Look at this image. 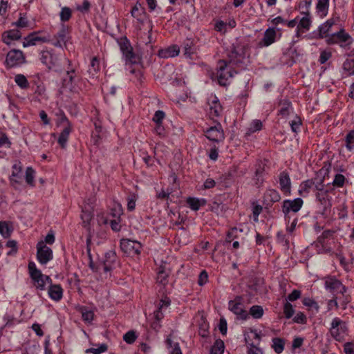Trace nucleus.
<instances>
[{"mask_svg": "<svg viewBox=\"0 0 354 354\" xmlns=\"http://www.w3.org/2000/svg\"><path fill=\"white\" fill-rule=\"evenodd\" d=\"M53 250L48 247L44 241H39L37 244V259L38 261L45 265L53 259Z\"/></svg>", "mask_w": 354, "mask_h": 354, "instance_id": "obj_8", "label": "nucleus"}, {"mask_svg": "<svg viewBox=\"0 0 354 354\" xmlns=\"http://www.w3.org/2000/svg\"><path fill=\"white\" fill-rule=\"evenodd\" d=\"M66 120L67 122V125L62 131L57 140L62 148L66 147L69 135L72 131L71 124L67 120Z\"/></svg>", "mask_w": 354, "mask_h": 354, "instance_id": "obj_24", "label": "nucleus"}, {"mask_svg": "<svg viewBox=\"0 0 354 354\" xmlns=\"http://www.w3.org/2000/svg\"><path fill=\"white\" fill-rule=\"evenodd\" d=\"M345 181V177L342 174H336L335 178L333 181V185L334 186L341 187L344 185Z\"/></svg>", "mask_w": 354, "mask_h": 354, "instance_id": "obj_50", "label": "nucleus"}, {"mask_svg": "<svg viewBox=\"0 0 354 354\" xmlns=\"http://www.w3.org/2000/svg\"><path fill=\"white\" fill-rule=\"evenodd\" d=\"M116 254L114 251L110 250L105 254L102 268L105 272H109L116 262Z\"/></svg>", "mask_w": 354, "mask_h": 354, "instance_id": "obj_18", "label": "nucleus"}, {"mask_svg": "<svg viewBox=\"0 0 354 354\" xmlns=\"http://www.w3.org/2000/svg\"><path fill=\"white\" fill-rule=\"evenodd\" d=\"M229 62L234 65H246L248 59L246 47L241 44H233L227 52Z\"/></svg>", "mask_w": 354, "mask_h": 354, "instance_id": "obj_1", "label": "nucleus"}, {"mask_svg": "<svg viewBox=\"0 0 354 354\" xmlns=\"http://www.w3.org/2000/svg\"><path fill=\"white\" fill-rule=\"evenodd\" d=\"M208 281V274L205 270H203L201 272L198 276V283L199 286H202L205 285Z\"/></svg>", "mask_w": 354, "mask_h": 354, "instance_id": "obj_56", "label": "nucleus"}, {"mask_svg": "<svg viewBox=\"0 0 354 354\" xmlns=\"http://www.w3.org/2000/svg\"><path fill=\"white\" fill-rule=\"evenodd\" d=\"M165 113L162 111H156L154 115H153V121L154 122H156V124H160L162 122V120L164 119L165 118Z\"/></svg>", "mask_w": 354, "mask_h": 354, "instance_id": "obj_59", "label": "nucleus"}, {"mask_svg": "<svg viewBox=\"0 0 354 354\" xmlns=\"http://www.w3.org/2000/svg\"><path fill=\"white\" fill-rule=\"evenodd\" d=\"M107 350V346L104 344L100 345V347L95 348H91L86 350L87 353H91L93 354H100L102 353L105 352Z\"/></svg>", "mask_w": 354, "mask_h": 354, "instance_id": "obj_55", "label": "nucleus"}, {"mask_svg": "<svg viewBox=\"0 0 354 354\" xmlns=\"http://www.w3.org/2000/svg\"><path fill=\"white\" fill-rule=\"evenodd\" d=\"M277 243L286 247V248H289V240L286 238V235L281 231L277 232Z\"/></svg>", "mask_w": 354, "mask_h": 354, "instance_id": "obj_45", "label": "nucleus"}, {"mask_svg": "<svg viewBox=\"0 0 354 354\" xmlns=\"http://www.w3.org/2000/svg\"><path fill=\"white\" fill-rule=\"evenodd\" d=\"M351 37L348 34L346 33L344 30L331 34L326 39L328 44H338L340 46H346L351 44Z\"/></svg>", "mask_w": 354, "mask_h": 354, "instance_id": "obj_12", "label": "nucleus"}, {"mask_svg": "<svg viewBox=\"0 0 354 354\" xmlns=\"http://www.w3.org/2000/svg\"><path fill=\"white\" fill-rule=\"evenodd\" d=\"M118 44L127 63L137 64L140 62V57L133 52V48L126 37L121 38Z\"/></svg>", "mask_w": 354, "mask_h": 354, "instance_id": "obj_3", "label": "nucleus"}, {"mask_svg": "<svg viewBox=\"0 0 354 354\" xmlns=\"http://www.w3.org/2000/svg\"><path fill=\"white\" fill-rule=\"evenodd\" d=\"M136 333L133 330H129L124 335L123 339L127 344H132L136 341Z\"/></svg>", "mask_w": 354, "mask_h": 354, "instance_id": "obj_48", "label": "nucleus"}, {"mask_svg": "<svg viewBox=\"0 0 354 354\" xmlns=\"http://www.w3.org/2000/svg\"><path fill=\"white\" fill-rule=\"evenodd\" d=\"M40 61L49 69L55 67L58 64V57L53 50H44L40 53Z\"/></svg>", "mask_w": 354, "mask_h": 354, "instance_id": "obj_14", "label": "nucleus"}, {"mask_svg": "<svg viewBox=\"0 0 354 354\" xmlns=\"http://www.w3.org/2000/svg\"><path fill=\"white\" fill-rule=\"evenodd\" d=\"M15 82L21 88H27L29 86L26 77L22 74L15 75Z\"/></svg>", "mask_w": 354, "mask_h": 354, "instance_id": "obj_37", "label": "nucleus"}, {"mask_svg": "<svg viewBox=\"0 0 354 354\" xmlns=\"http://www.w3.org/2000/svg\"><path fill=\"white\" fill-rule=\"evenodd\" d=\"M272 348L274 351V352L277 354H281L285 347V340L280 337H274L272 339Z\"/></svg>", "mask_w": 354, "mask_h": 354, "instance_id": "obj_30", "label": "nucleus"}, {"mask_svg": "<svg viewBox=\"0 0 354 354\" xmlns=\"http://www.w3.org/2000/svg\"><path fill=\"white\" fill-rule=\"evenodd\" d=\"M339 212L338 213L339 218L342 219V218H345L347 217V215H348L347 207L344 203H343L342 205L339 206Z\"/></svg>", "mask_w": 354, "mask_h": 354, "instance_id": "obj_62", "label": "nucleus"}, {"mask_svg": "<svg viewBox=\"0 0 354 354\" xmlns=\"http://www.w3.org/2000/svg\"><path fill=\"white\" fill-rule=\"evenodd\" d=\"M13 229L11 223L6 221H0V234L4 238H8L11 235Z\"/></svg>", "mask_w": 354, "mask_h": 354, "instance_id": "obj_32", "label": "nucleus"}, {"mask_svg": "<svg viewBox=\"0 0 354 354\" xmlns=\"http://www.w3.org/2000/svg\"><path fill=\"white\" fill-rule=\"evenodd\" d=\"M283 313H284L285 317L287 319L290 318L293 315L295 310L293 309L292 305L290 302L287 301L284 304Z\"/></svg>", "mask_w": 354, "mask_h": 354, "instance_id": "obj_47", "label": "nucleus"}, {"mask_svg": "<svg viewBox=\"0 0 354 354\" xmlns=\"http://www.w3.org/2000/svg\"><path fill=\"white\" fill-rule=\"evenodd\" d=\"M81 218L82 219L83 223L86 226V225H88L89 223V222L92 219L93 214L89 211L82 210V214H81Z\"/></svg>", "mask_w": 354, "mask_h": 354, "instance_id": "obj_54", "label": "nucleus"}, {"mask_svg": "<svg viewBox=\"0 0 354 354\" xmlns=\"http://www.w3.org/2000/svg\"><path fill=\"white\" fill-rule=\"evenodd\" d=\"M209 106H210V111L211 113L214 114L215 116L220 115L221 111H222V106H221L220 103L218 102V100L216 97H214L211 102H209Z\"/></svg>", "mask_w": 354, "mask_h": 354, "instance_id": "obj_33", "label": "nucleus"}, {"mask_svg": "<svg viewBox=\"0 0 354 354\" xmlns=\"http://www.w3.org/2000/svg\"><path fill=\"white\" fill-rule=\"evenodd\" d=\"M261 128H262L261 121L259 120H254L251 122L250 127L248 131L250 133H254L257 131H260L261 129Z\"/></svg>", "mask_w": 354, "mask_h": 354, "instance_id": "obj_49", "label": "nucleus"}, {"mask_svg": "<svg viewBox=\"0 0 354 354\" xmlns=\"http://www.w3.org/2000/svg\"><path fill=\"white\" fill-rule=\"evenodd\" d=\"M19 173L20 172H15V171H12L10 176V182L12 185L20 183L21 177L19 176Z\"/></svg>", "mask_w": 354, "mask_h": 354, "instance_id": "obj_64", "label": "nucleus"}, {"mask_svg": "<svg viewBox=\"0 0 354 354\" xmlns=\"http://www.w3.org/2000/svg\"><path fill=\"white\" fill-rule=\"evenodd\" d=\"M342 297H339L338 299H339V304L340 306L343 310H345L347 307V304L351 301L349 295H346V293L341 294Z\"/></svg>", "mask_w": 354, "mask_h": 354, "instance_id": "obj_52", "label": "nucleus"}, {"mask_svg": "<svg viewBox=\"0 0 354 354\" xmlns=\"http://www.w3.org/2000/svg\"><path fill=\"white\" fill-rule=\"evenodd\" d=\"M28 272L31 279L33 281L34 286L39 289L44 290L47 283L51 282V279L41 273V270L37 269L34 262L30 261L28 263Z\"/></svg>", "mask_w": 354, "mask_h": 354, "instance_id": "obj_2", "label": "nucleus"}, {"mask_svg": "<svg viewBox=\"0 0 354 354\" xmlns=\"http://www.w3.org/2000/svg\"><path fill=\"white\" fill-rule=\"evenodd\" d=\"M232 77V71L228 68L226 61L223 59L219 60L217 71V77L219 84L226 86L228 84V80Z\"/></svg>", "mask_w": 354, "mask_h": 354, "instance_id": "obj_7", "label": "nucleus"}, {"mask_svg": "<svg viewBox=\"0 0 354 354\" xmlns=\"http://www.w3.org/2000/svg\"><path fill=\"white\" fill-rule=\"evenodd\" d=\"M225 348L224 342L218 339H216L212 347L211 353L212 354H223Z\"/></svg>", "mask_w": 354, "mask_h": 354, "instance_id": "obj_34", "label": "nucleus"}, {"mask_svg": "<svg viewBox=\"0 0 354 354\" xmlns=\"http://www.w3.org/2000/svg\"><path fill=\"white\" fill-rule=\"evenodd\" d=\"M276 37V31L273 28L267 29L263 35V37L259 42L260 47H265L271 45L274 42Z\"/></svg>", "mask_w": 354, "mask_h": 354, "instance_id": "obj_21", "label": "nucleus"}, {"mask_svg": "<svg viewBox=\"0 0 354 354\" xmlns=\"http://www.w3.org/2000/svg\"><path fill=\"white\" fill-rule=\"evenodd\" d=\"M281 196L279 193L274 189H268L263 196L264 202L268 205H272L274 203L279 201Z\"/></svg>", "mask_w": 354, "mask_h": 354, "instance_id": "obj_22", "label": "nucleus"}, {"mask_svg": "<svg viewBox=\"0 0 354 354\" xmlns=\"http://www.w3.org/2000/svg\"><path fill=\"white\" fill-rule=\"evenodd\" d=\"M143 12V10L141 9V5L139 3L136 4L131 11V16L138 21H142L141 15Z\"/></svg>", "mask_w": 354, "mask_h": 354, "instance_id": "obj_41", "label": "nucleus"}, {"mask_svg": "<svg viewBox=\"0 0 354 354\" xmlns=\"http://www.w3.org/2000/svg\"><path fill=\"white\" fill-rule=\"evenodd\" d=\"M72 16L71 9L68 7H63L59 13L60 20L62 22L68 21Z\"/></svg>", "mask_w": 354, "mask_h": 354, "instance_id": "obj_39", "label": "nucleus"}, {"mask_svg": "<svg viewBox=\"0 0 354 354\" xmlns=\"http://www.w3.org/2000/svg\"><path fill=\"white\" fill-rule=\"evenodd\" d=\"M328 8V0H317V10L322 15H326Z\"/></svg>", "mask_w": 354, "mask_h": 354, "instance_id": "obj_38", "label": "nucleus"}, {"mask_svg": "<svg viewBox=\"0 0 354 354\" xmlns=\"http://www.w3.org/2000/svg\"><path fill=\"white\" fill-rule=\"evenodd\" d=\"M301 124V121L299 118L295 117L294 120L290 122V125L291 127V129L293 132L297 133L299 130L300 126Z\"/></svg>", "mask_w": 354, "mask_h": 354, "instance_id": "obj_51", "label": "nucleus"}, {"mask_svg": "<svg viewBox=\"0 0 354 354\" xmlns=\"http://www.w3.org/2000/svg\"><path fill=\"white\" fill-rule=\"evenodd\" d=\"M170 305V300L165 297L160 300L158 309L153 313V316L157 322H160L164 317V312Z\"/></svg>", "mask_w": 354, "mask_h": 354, "instance_id": "obj_20", "label": "nucleus"}, {"mask_svg": "<svg viewBox=\"0 0 354 354\" xmlns=\"http://www.w3.org/2000/svg\"><path fill=\"white\" fill-rule=\"evenodd\" d=\"M330 52L324 50L320 54L319 61L321 64H324L330 58Z\"/></svg>", "mask_w": 354, "mask_h": 354, "instance_id": "obj_60", "label": "nucleus"}, {"mask_svg": "<svg viewBox=\"0 0 354 354\" xmlns=\"http://www.w3.org/2000/svg\"><path fill=\"white\" fill-rule=\"evenodd\" d=\"M167 343L170 348V354H182L178 343H174L170 339H167Z\"/></svg>", "mask_w": 354, "mask_h": 354, "instance_id": "obj_43", "label": "nucleus"}, {"mask_svg": "<svg viewBox=\"0 0 354 354\" xmlns=\"http://www.w3.org/2000/svg\"><path fill=\"white\" fill-rule=\"evenodd\" d=\"M68 32V28L62 24L59 32L55 35V41L53 45L56 47H62V44H65Z\"/></svg>", "mask_w": 354, "mask_h": 354, "instance_id": "obj_23", "label": "nucleus"}, {"mask_svg": "<svg viewBox=\"0 0 354 354\" xmlns=\"http://www.w3.org/2000/svg\"><path fill=\"white\" fill-rule=\"evenodd\" d=\"M346 330V324L339 318L335 317L332 320L330 333L336 340H341Z\"/></svg>", "mask_w": 354, "mask_h": 354, "instance_id": "obj_9", "label": "nucleus"}, {"mask_svg": "<svg viewBox=\"0 0 354 354\" xmlns=\"http://www.w3.org/2000/svg\"><path fill=\"white\" fill-rule=\"evenodd\" d=\"M187 203L191 209L194 211H198L201 207L205 205L206 200L204 198L189 197L187 199Z\"/></svg>", "mask_w": 354, "mask_h": 354, "instance_id": "obj_28", "label": "nucleus"}, {"mask_svg": "<svg viewBox=\"0 0 354 354\" xmlns=\"http://www.w3.org/2000/svg\"><path fill=\"white\" fill-rule=\"evenodd\" d=\"M313 182L311 179L303 181L299 186V193L302 196H306L313 187Z\"/></svg>", "mask_w": 354, "mask_h": 354, "instance_id": "obj_31", "label": "nucleus"}, {"mask_svg": "<svg viewBox=\"0 0 354 354\" xmlns=\"http://www.w3.org/2000/svg\"><path fill=\"white\" fill-rule=\"evenodd\" d=\"M324 281V288L333 293L344 294L346 292L347 288L342 283L335 277L326 276L323 278Z\"/></svg>", "mask_w": 354, "mask_h": 354, "instance_id": "obj_5", "label": "nucleus"}, {"mask_svg": "<svg viewBox=\"0 0 354 354\" xmlns=\"http://www.w3.org/2000/svg\"><path fill=\"white\" fill-rule=\"evenodd\" d=\"M346 147L351 151L354 147V130L350 131L345 138Z\"/></svg>", "mask_w": 354, "mask_h": 354, "instance_id": "obj_42", "label": "nucleus"}, {"mask_svg": "<svg viewBox=\"0 0 354 354\" xmlns=\"http://www.w3.org/2000/svg\"><path fill=\"white\" fill-rule=\"evenodd\" d=\"M338 297L335 295L333 296V299H329L327 302V308H328V310H333L334 308L337 309L339 306V304H338Z\"/></svg>", "mask_w": 354, "mask_h": 354, "instance_id": "obj_53", "label": "nucleus"}, {"mask_svg": "<svg viewBox=\"0 0 354 354\" xmlns=\"http://www.w3.org/2000/svg\"><path fill=\"white\" fill-rule=\"evenodd\" d=\"M228 308L229 310L236 315L239 319L245 320L249 317L248 312L243 308V304L241 302L240 297H236L234 300L230 301Z\"/></svg>", "mask_w": 354, "mask_h": 354, "instance_id": "obj_13", "label": "nucleus"}, {"mask_svg": "<svg viewBox=\"0 0 354 354\" xmlns=\"http://www.w3.org/2000/svg\"><path fill=\"white\" fill-rule=\"evenodd\" d=\"M247 354H263V351L252 343L248 346Z\"/></svg>", "mask_w": 354, "mask_h": 354, "instance_id": "obj_58", "label": "nucleus"}, {"mask_svg": "<svg viewBox=\"0 0 354 354\" xmlns=\"http://www.w3.org/2000/svg\"><path fill=\"white\" fill-rule=\"evenodd\" d=\"M279 183L281 192H283L285 194H290L291 189V180L290 176L286 171H283L279 174Z\"/></svg>", "mask_w": 354, "mask_h": 354, "instance_id": "obj_16", "label": "nucleus"}, {"mask_svg": "<svg viewBox=\"0 0 354 354\" xmlns=\"http://www.w3.org/2000/svg\"><path fill=\"white\" fill-rule=\"evenodd\" d=\"M63 290L59 285H52L48 289L49 297L55 300L59 301L62 299Z\"/></svg>", "mask_w": 354, "mask_h": 354, "instance_id": "obj_29", "label": "nucleus"}, {"mask_svg": "<svg viewBox=\"0 0 354 354\" xmlns=\"http://www.w3.org/2000/svg\"><path fill=\"white\" fill-rule=\"evenodd\" d=\"M301 297V291L294 290L288 296L287 299L290 301H294Z\"/></svg>", "mask_w": 354, "mask_h": 354, "instance_id": "obj_63", "label": "nucleus"}, {"mask_svg": "<svg viewBox=\"0 0 354 354\" xmlns=\"http://www.w3.org/2000/svg\"><path fill=\"white\" fill-rule=\"evenodd\" d=\"M179 52V47L176 45H173L167 48L160 50L158 51V55L162 58L174 57L177 56Z\"/></svg>", "mask_w": 354, "mask_h": 354, "instance_id": "obj_25", "label": "nucleus"}, {"mask_svg": "<svg viewBox=\"0 0 354 354\" xmlns=\"http://www.w3.org/2000/svg\"><path fill=\"white\" fill-rule=\"evenodd\" d=\"M263 172V168L259 166L255 171V180H256V184H261L263 182V179L261 178L262 174Z\"/></svg>", "mask_w": 354, "mask_h": 354, "instance_id": "obj_61", "label": "nucleus"}, {"mask_svg": "<svg viewBox=\"0 0 354 354\" xmlns=\"http://www.w3.org/2000/svg\"><path fill=\"white\" fill-rule=\"evenodd\" d=\"M21 34L18 30H10L3 34V41L10 44L12 40H18L21 38Z\"/></svg>", "mask_w": 354, "mask_h": 354, "instance_id": "obj_27", "label": "nucleus"}, {"mask_svg": "<svg viewBox=\"0 0 354 354\" xmlns=\"http://www.w3.org/2000/svg\"><path fill=\"white\" fill-rule=\"evenodd\" d=\"M49 37H39L37 35V32H35L28 35L26 37L24 38V41L23 42V46L24 48L35 46L37 42H48L50 41Z\"/></svg>", "mask_w": 354, "mask_h": 354, "instance_id": "obj_17", "label": "nucleus"}, {"mask_svg": "<svg viewBox=\"0 0 354 354\" xmlns=\"http://www.w3.org/2000/svg\"><path fill=\"white\" fill-rule=\"evenodd\" d=\"M205 135L210 141L215 142H223L225 139V134L220 123L208 128L205 131Z\"/></svg>", "mask_w": 354, "mask_h": 354, "instance_id": "obj_10", "label": "nucleus"}, {"mask_svg": "<svg viewBox=\"0 0 354 354\" xmlns=\"http://www.w3.org/2000/svg\"><path fill=\"white\" fill-rule=\"evenodd\" d=\"M75 72L74 70L67 71L66 77L64 79V82L66 86H67L68 84H72L73 82L75 77Z\"/></svg>", "mask_w": 354, "mask_h": 354, "instance_id": "obj_57", "label": "nucleus"}, {"mask_svg": "<svg viewBox=\"0 0 354 354\" xmlns=\"http://www.w3.org/2000/svg\"><path fill=\"white\" fill-rule=\"evenodd\" d=\"M304 16L299 20L296 36L299 37L300 36V30L303 29L304 31H307L310 29L311 26V18L310 16V12H307V13H301Z\"/></svg>", "mask_w": 354, "mask_h": 354, "instance_id": "obj_19", "label": "nucleus"}, {"mask_svg": "<svg viewBox=\"0 0 354 354\" xmlns=\"http://www.w3.org/2000/svg\"><path fill=\"white\" fill-rule=\"evenodd\" d=\"M35 170L29 167L26 170V181L30 186L33 187L34 184V178H35Z\"/></svg>", "mask_w": 354, "mask_h": 354, "instance_id": "obj_40", "label": "nucleus"}, {"mask_svg": "<svg viewBox=\"0 0 354 354\" xmlns=\"http://www.w3.org/2000/svg\"><path fill=\"white\" fill-rule=\"evenodd\" d=\"M80 310L82 319L86 322L91 323L93 319L94 313L85 307L81 308Z\"/></svg>", "mask_w": 354, "mask_h": 354, "instance_id": "obj_36", "label": "nucleus"}, {"mask_svg": "<svg viewBox=\"0 0 354 354\" xmlns=\"http://www.w3.org/2000/svg\"><path fill=\"white\" fill-rule=\"evenodd\" d=\"M263 309L261 306L254 305L250 309V315L254 319H259L263 315Z\"/></svg>", "mask_w": 354, "mask_h": 354, "instance_id": "obj_35", "label": "nucleus"}, {"mask_svg": "<svg viewBox=\"0 0 354 354\" xmlns=\"http://www.w3.org/2000/svg\"><path fill=\"white\" fill-rule=\"evenodd\" d=\"M316 199L319 203V212L324 216L327 217L332 207L331 197L328 195V190L326 189L316 193Z\"/></svg>", "mask_w": 354, "mask_h": 354, "instance_id": "obj_4", "label": "nucleus"}, {"mask_svg": "<svg viewBox=\"0 0 354 354\" xmlns=\"http://www.w3.org/2000/svg\"><path fill=\"white\" fill-rule=\"evenodd\" d=\"M313 0H301L298 6V9L301 10V13H307L309 12Z\"/></svg>", "mask_w": 354, "mask_h": 354, "instance_id": "obj_44", "label": "nucleus"}, {"mask_svg": "<svg viewBox=\"0 0 354 354\" xmlns=\"http://www.w3.org/2000/svg\"><path fill=\"white\" fill-rule=\"evenodd\" d=\"M25 62V57L20 50L13 49L6 56V63L8 67H15Z\"/></svg>", "mask_w": 354, "mask_h": 354, "instance_id": "obj_11", "label": "nucleus"}, {"mask_svg": "<svg viewBox=\"0 0 354 354\" xmlns=\"http://www.w3.org/2000/svg\"><path fill=\"white\" fill-rule=\"evenodd\" d=\"M304 201L300 198L294 200H285L283 202L282 212L285 215L289 212H297L301 208Z\"/></svg>", "mask_w": 354, "mask_h": 354, "instance_id": "obj_15", "label": "nucleus"}, {"mask_svg": "<svg viewBox=\"0 0 354 354\" xmlns=\"http://www.w3.org/2000/svg\"><path fill=\"white\" fill-rule=\"evenodd\" d=\"M311 180L314 183L313 187H315L317 192H320L326 189L324 188L325 185L324 184V178H315Z\"/></svg>", "mask_w": 354, "mask_h": 354, "instance_id": "obj_46", "label": "nucleus"}, {"mask_svg": "<svg viewBox=\"0 0 354 354\" xmlns=\"http://www.w3.org/2000/svg\"><path fill=\"white\" fill-rule=\"evenodd\" d=\"M334 24L335 20L333 19H330L324 24H322L318 28V38L328 37L330 36L328 35V32Z\"/></svg>", "mask_w": 354, "mask_h": 354, "instance_id": "obj_26", "label": "nucleus"}, {"mask_svg": "<svg viewBox=\"0 0 354 354\" xmlns=\"http://www.w3.org/2000/svg\"><path fill=\"white\" fill-rule=\"evenodd\" d=\"M121 250L128 256H138L140 254L142 245L140 242L130 239H122L120 241Z\"/></svg>", "mask_w": 354, "mask_h": 354, "instance_id": "obj_6", "label": "nucleus"}]
</instances>
